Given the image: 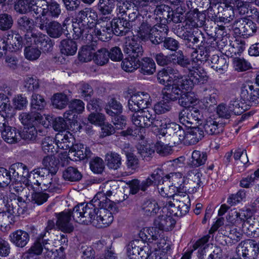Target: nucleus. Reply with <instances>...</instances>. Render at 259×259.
<instances>
[{"label":"nucleus","instance_id":"nucleus-1","mask_svg":"<svg viewBox=\"0 0 259 259\" xmlns=\"http://www.w3.org/2000/svg\"><path fill=\"white\" fill-rule=\"evenodd\" d=\"M156 18L150 15L146 16L145 19L135 31L138 37L144 41L149 39L155 44L163 41L167 35L168 29L165 24H156Z\"/></svg>","mask_w":259,"mask_h":259},{"label":"nucleus","instance_id":"nucleus-2","mask_svg":"<svg viewBox=\"0 0 259 259\" xmlns=\"http://www.w3.org/2000/svg\"><path fill=\"white\" fill-rule=\"evenodd\" d=\"M56 145L60 149L69 150L68 155L72 160H81L90 158L92 152L89 147L82 144L74 145L75 139L70 132L58 133L56 137Z\"/></svg>","mask_w":259,"mask_h":259},{"label":"nucleus","instance_id":"nucleus-3","mask_svg":"<svg viewBox=\"0 0 259 259\" xmlns=\"http://www.w3.org/2000/svg\"><path fill=\"white\" fill-rule=\"evenodd\" d=\"M98 15L96 12L91 8H85L80 11L77 16L78 22L72 25L73 30V39L81 38L86 41L92 40L91 25L93 22L97 20Z\"/></svg>","mask_w":259,"mask_h":259},{"label":"nucleus","instance_id":"nucleus-4","mask_svg":"<svg viewBox=\"0 0 259 259\" xmlns=\"http://www.w3.org/2000/svg\"><path fill=\"white\" fill-rule=\"evenodd\" d=\"M171 198L172 200L167 201L163 206V213L168 211L170 214L182 217L189 212L191 202L189 196L186 192L175 193Z\"/></svg>","mask_w":259,"mask_h":259},{"label":"nucleus","instance_id":"nucleus-5","mask_svg":"<svg viewBox=\"0 0 259 259\" xmlns=\"http://www.w3.org/2000/svg\"><path fill=\"white\" fill-rule=\"evenodd\" d=\"M160 130L161 132L158 137L159 139L165 137L174 144L182 141L186 144L187 133L181 126L171 122L169 118H163Z\"/></svg>","mask_w":259,"mask_h":259},{"label":"nucleus","instance_id":"nucleus-6","mask_svg":"<svg viewBox=\"0 0 259 259\" xmlns=\"http://www.w3.org/2000/svg\"><path fill=\"white\" fill-rule=\"evenodd\" d=\"M156 115L152 108L143 109L135 112L131 119L134 125L141 129L151 125L161 128L164 118L155 119Z\"/></svg>","mask_w":259,"mask_h":259},{"label":"nucleus","instance_id":"nucleus-7","mask_svg":"<svg viewBox=\"0 0 259 259\" xmlns=\"http://www.w3.org/2000/svg\"><path fill=\"white\" fill-rule=\"evenodd\" d=\"M97 208L90 202L88 203H82L75 206L72 211V217L73 220L78 223L84 225L92 224L95 220Z\"/></svg>","mask_w":259,"mask_h":259},{"label":"nucleus","instance_id":"nucleus-8","mask_svg":"<svg viewBox=\"0 0 259 259\" xmlns=\"http://www.w3.org/2000/svg\"><path fill=\"white\" fill-rule=\"evenodd\" d=\"M188 75L183 76L182 86L191 89L195 84H203L208 79L206 72L199 66L194 65L188 70Z\"/></svg>","mask_w":259,"mask_h":259},{"label":"nucleus","instance_id":"nucleus-9","mask_svg":"<svg viewBox=\"0 0 259 259\" xmlns=\"http://www.w3.org/2000/svg\"><path fill=\"white\" fill-rule=\"evenodd\" d=\"M110 19V17L103 16L98 20L95 28H92V36L95 35L102 41H108L111 37L113 30Z\"/></svg>","mask_w":259,"mask_h":259},{"label":"nucleus","instance_id":"nucleus-10","mask_svg":"<svg viewBox=\"0 0 259 259\" xmlns=\"http://www.w3.org/2000/svg\"><path fill=\"white\" fill-rule=\"evenodd\" d=\"M151 99L150 95L146 92H139L133 94L128 101V108L136 112L143 109L149 108Z\"/></svg>","mask_w":259,"mask_h":259},{"label":"nucleus","instance_id":"nucleus-11","mask_svg":"<svg viewBox=\"0 0 259 259\" xmlns=\"http://www.w3.org/2000/svg\"><path fill=\"white\" fill-rule=\"evenodd\" d=\"M183 78L174 79L172 84L166 85L162 90L163 99L174 102L179 99L184 90L188 91L187 88L183 87Z\"/></svg>","mask_w":259,"mask_h":259},{"label":"nucleus","instance_id":"nucleus-12","mask_svg":"<svg viewBox=\"0 0 259 259\" xmlns=\"http://www.w3.org/2000/svg\"><path fill=\"white\" fill-rule=\"evenodd\" d=\"M142 240H135L131 242L127 247V253L130 259H148L149 248L142 246Z\"/></svg>","mask_w":259,"mask_h":259},{"label":"nucleus","instance_id":"nucleus-13","mask_svg":"<svg viewBox=\"0 0 259 259\" xmlns=\"http://www.w3.org/2000/svg\"><path fill=\"white\" fill-rule=\"evenodd\" d=\"M46 237V234H39L37 237L35 241L28 250L23 254L24 256H28V255L34 254L38 255H40L44 250V254L45 257L49 258L52 256L53 252L47 246V239H44Z\"/></svg>","mask_w":259,"mask_h":259},{"label":"nucleus","instance_id":"nucleus-14","mask_svg":"<svg viewBox=\"0 0 259 259\" xmlns=\"http://www.w3.org/2000/svg\"><path fill=\"white\" fill-rule=\"evenodd\" d=\"M6 206L0 209V228L6 229L14 222L15 215L19 214V209L14 207L12 201H7Z\"/></svg>","mask_w":259,"mask_h":259},{"label":"nucleus","instance_id":"nucleus-15","mask_svg":"<svg viewBox=\"0 0 259 259\" xmlns=\"http://www.w3.org/2000/svg\"><path fill=\"white\" fill-rule=\"evenodd\" d=\"M206 15L198 11L197 9L187 13L184 27L186 29H194L202 27L205 22Z\"/></svg>","mask_w":259,"mask_h":259},{"label":"nucleus","instance_id":"nucleus-16","mask_svg":"<svg viewBox=\"0 0 259 259\" xmlns=\"http://www.w3.org/2000/svg\"><path fill=\"white\" fill-rule=\"evenodd\" d=\"M39 8H36L35 11L38 14L47 16L51 19L58 18L61 13L60 5L55 1L47 3L45 1H39Z\"/></svg>","mask_w":259,"mask_h":259},{"label":"nucleus","instance_id":"nucleus-17","mask_svg":"<svg viewBox=\"0 0 259 259\" xmlns=\"http://www.w3.org/2000/svg\"><path fill=\"white\" fill-rule=\"evenodd\" d=\"M24 182L29 191H39L40 188H41V190L42 189L45 190L47 189L51 190L55 187V185L53 183L52 176L50 177V180L46 179V178L38 180L36 179L35 177L32 175H29L28 178Z\"/></svg>","mask_w":259,"mask_h":259},{"label":"nucleus","instance_id":"nucleus-18","mask_svg":"<svg viewBox=\"0 0 259 259\" xmlns=\"http://www.w3.org/2000/svg\"><path fill=\"white\" fill-rule=\"evenodd\" d=\"M55 215L57 219L56 226L62 232L70 233L74 230V227L71 223L72 211L67 209L59 213H56Z\"/></svg>","mask_w":259,"mask_h":259},{"label":"nucleus","instance_id":"nucleus-19","mask_svg":"<svg viewBox=\"0 0 259 259\" xmlns=\"http://www.w3.org/2000/svg\"><path fill=\"white\" fill-rule=\"evenodd\" d=\"M169 187H172L173 192H186V187L184 184L183 175L181 172H170L165 175L164 177Z\"/></svg>","mask_w":259,"mask_h":259},{"label":"nucleus","instance_id":"nucleus-20","mask_svg":"<svg viewBox=\"0 0 259 259\" xmlns=\"http://www.w3.org/2000/svg\"><path fill=\"white\" fill-rule=\"evenodd\" d=\"M235 29H238L239 33L244 37L252 36L256 31L257 27L252 20L246 18H241L235 21Z\"/></svg>","mask_w":259,"mask_h":259},{"label":"nucleus","instance_id":"nucleus-21","mask_svg":"<svg viewBox=\"0 0 259 259\" xmlns=\"http://www.w3.org/2000/svg\"><path fill=\"white\" fill-rule=\"evenodd\" d=\"M113 208L101 207L97 210L94 226L97 228L108 226L113 221V216L111 212Z\"/></svg>","mask_w":259,"mask_h":259},{"label":"nucleus","instance_id":"nucleus-22","mask_svg":"<svg viewBox=\"0 0 259 259\" xmlns=\"http://www.w3.org/2000/svg\"><path fill=\"white\" fill-rule=\"evenodd\" d=\"M202 174L198 169H193L188 171L186 174L187 183L185 184L186 191L195 193L201 186L202 183L201 181Z\"/></svg>","mask_w":259,"mask_h":259},{"label":"nucleus","instance_id":"nucleus-23","mask_svg":"<svg viewBox=\"0 0 259 259\" xmlns=\"http://www.w3.org/2000/svg\"><path fill=\"white\" fill-rule=\"evenodd\" d=\"M183 76L179 74V71L171 67H167L159 71L157 74V80L160 84L167 85L171 83L174 79H182Z\"/></svg>","mask_w":259,"mask_h":259},{"label":"nucleus","instance_id":"nucleus-24","mask_svg":"<svg viewBox=\"0 0 259 259\" xmlns=\"http://www.w3.org/2000/svg\"><path fill=\"white\" fill-rule=\"evenodd\" d=\"M201 117L199 110L196 108H192L189 111L183 110L179 115L180 122L186 126L191 125L196 121L200 120Z\"/></svg>","mask_w":259,"mask_h":259},{"label":"nucleus","instance_id":"nucleus-25","mask_svg":"<svg viewBox=\"0 0 259 259\" xmlns=\"http://www.w3.org/2000/svg\"><path fill=\"white\" fill-rule=\"evenodd\" d=\"M206 134L210 136H217L224 131V123L217 119L209 118L201 125Z\"/></svg>","mask_w":259,"mask_h":259},{"label":"nucleus","instance_id":"nucleus-26","mask_svg":"<svg viewBox=\"0 0 259 259\" xmlns=\"http://www.w3.org/2000/svg\"><path fill=\"white\" fill-rule=\"evenodd\" d=\"M244 259H255L257 256L256 243L253 240H247L241 244L238 249V252Z\"/></svg>","mask_w":259,"mask_h":259},{"label":"nucleus","instance_id":"nucleus-27","mask_svg":"<svg viewBox=\"0 0 259 259\" xmlns=\"http://www.w3.org/2000/svg\"><path fill=\"white\" fill-rule=\"evenodd\" d=\"M124 53L128 54L129 56L135 57L137 58L142 56L143 49L140 43L133 36L132 37H128L125 44L124 48Z\"/></svg>","mask_w":259,"mask_h":259},{"label":"nucleus","instance_id":"nucleus-28","mask_svg":"<svg viewBox=\"0 0 259 259\" xmlns=\"http://www.w3.org/2000/svg\"><path fill=\"white\" fill-rule=\"evenodd\" d=\"M166 215H162L157 217L154 222V226L157 227L160 231H168L175 227L176 221L168 211Z\"/></svg>","mask_w":259,"mask_h":259},{"label":"nucleus","instance_id":"nucleus-29","mask_svg":"<svg viewBox=\"0 0 259 259\" xmlns=\"http://www.w3.org/2000/svg\"><path fill=\"white\" fill-rule=\"evenodd\" d=\"M19 119L21 123L27 126H37L41 123L42 119L41 115L32 110L30 112H22L19 115Z\"/></svg>","mask_w":259,"mask_h":259},{"label":"nucleus","instance_id":"nucleus-30","mask_svg":"<svg viewBox=\"0 0 259 259\" xmlns=\"http://www.w3.org/2000/svg\"><path fill=\"white\" fill-rule=\"evenodd\" d=\"M40 1L34 0H18L15 4V10L20 14H25L30 11H33L38 14L35 11L36 8H38Z\"/></svg>","mask_w":259,"mask_h":259},{"label":"nucleus","instance_id":"nucleus-31","mask_svg":"<svg viewBox=\"0 0 259 259\" xmlns=\"http://www.w3.org/2000/svg\"><path fill=\"white\" fill-rule=\"evenodd\" d=\"M9 239L16 246L22 248L27 244L30 237L26 231L18 230L10 234Z\"/></svg>","mask_w":259,"mask_h":259},{"label":"nucleus","instance_id":"nucleus-32","mask_svg":"<svg viewBox=\"0 0 259 259\" xmlns=\"http://www.w3.org/2000/svg\"><path fill=\"white\" fill-rule=\"evenodd\" d=\"M112 23L113 33L116 35H123L129 31L130 24L128 21L124 18H118L109 20Z\"/></svg>","mask_w":259,"mask_h":259},{"label":"nucleus","instance_id":"nucleus-33","mask_svg":"<svg viewBox=\"0 0 259 259\" xmlns=\"http://www.w3.org/2000/svg\"><path fill=\"white\" fill-rule=\"evenodd\" d=\"M214 14L217 18H218L220 22L225 23H229L233 20L234 15V11L231 6H223L218 5L217 9H213Z\"/></svg>","mask_w":259,"mask_h":259},{"label":"nucleus","instance_id":"nucleus-34","mask_svg":"<svg viewBox=\"0 0 259 259\" xmlns=\"http://www.w3.org/2000/svg\"><path fill=\"white\" fill-rule=\"evenodd\" d=\"M241 94L244 100L249 101L252 104L259 103V89L253 85H245L242 89Z\"/></svg>","mask_w":259,"mask_h":259},{"label":"nucleus","instance_id":"nucleus-35","mask_svg":"<svg viewBox=\"0 0 259 259\" xmlns=\"http://www.w3.org/2000/svg\"><path fill=\"white\" fill-rule=\"evenodd\" d=\"M9 172V177H10V181L12 179L14 180H17L19 176L23 177L26 179L28 178L29 170L27 166L22 163L17 162L12 164L8 170Z\"/></svg>","mask_w":259,"mask_h":259},{"label":"nucleus","instance_id":"nucleus-36","mask_svg":"<svg viewBox=\"0 0 259 259\" xmlns=\"http://www.w3.org/2000/svg\"><path fill=\"white\" fill-rule=\"evenodd\" d=\"M204 136V132L200 126L191 128L187 132L186 144L195 145Z\"/></svg>","mask_w":259,"mask_h":259},{"label":"nucleus","instance_id":"nucleus-37","mask_svg":"<svg viewBox=\"0 0 259 259\" xmlns=\"http://www.w3.org/2000/svg\"><path fill=\"white\" fill-rule=\"evenodd\" d=\"M141 208L143 213L149 217L156 215L160 208L158 203L153 199L144 200L141 204Z\"/></svg>","mask_w":259,"mask_h":259},{"label":"nucleus","instance_id":"nucleus-38","mask_svg":"<svg viewBox=\"0 0 259 259\" xmlns=\"http://www.w3.org/2000/svg\"><path fill=\"white\" fill-rule=\"evenodd\" d=\"M108 197H109L99 191L91 200V202L95 206L97 210L101 207L113 208L114 204Z\"/></svg>","mask_w":259,"mask_h":259},{"label":"nucleus","instance_id":"nucleus-39","mask_svg":"<svg viewBox=\"0 0 259 259\" xmlns=\"http://www.w3.org/2000/svg\"><path fill=\"white\" fill-rule=\"evenodd\" d=\"M209 56V48L201 46L192 54V63L194 65L200 66L203 62L207 60Z\"/></svg>","mask_w":259,"mask_h":259},{"label":"nucleus","instance_id":"nucleus-40","mask_svg":"<svg viewBox=\"0 0 259 259\" xmlns=\"http://www.w3.org/2000/svg\"><path fill=\"white\" fill-rule=\"evenodd\" d=\"M208 63L211 68L220 73L226 71L228 66L226 58L215 55L212 56Z\"/></svg>","mask_w":259,"mask_h":259},{"label":"nucleus","instance_id":"nucleus-41","mask_svg":"<svg viewBox=\"0 0 259 259\" xmlns=\"http://www.w3.org/2000/svg\"><path fill=\"white\" fill-rule=\"evenodd\" d=\"M7 47L11 46L12 48L9 47L10 49H12V51H17L22 48L23 45H25L26 41L24 39L23 40L21 36L18 33H11L8 34L7 38Z\"/></svg>","mask_w":259,"mask_h":259},{"label":"nucleus","instance_id":"nucleus-42","mask_svg":"<svg viewBox=\"0 0 259 259\" xmlns=\"http://www.w3.org/2000/svg\"><path fill=\"white\" fill-rule=\"evenodd\" d=\"M3 139L7 143L13 144L17 142L20 138V134L15 127L8 125L1 131Z\"/></svg>","mask_w":259,"mask_h":259},{"label":"nucleus","instance_id":"nucleus-43","mask_svg":"<svg viewBox=\"0 0 259 259\" xmlns=\"http://www.w3.org/2000/svg\"><path fill=\"white\" fill-rule=\"evenodd\" d=\"M138 67L140 72L145 75H151L155 72L156 66L153 60L150 58L145 57L139 62Z\"/></svg>","mask_w":259,"mask_h":259},{"label":"nucleus","instance_id":"nucleus-44","mask_svg":"<svg viewBox=\"0 0 259 259\" xmlns=\"http://www.w3.org/2000/svg\"><path fill=\"white\" fill-rule=\"evenodd\" d=\"M170 14H172V10L169 7L165 5H161L156 7L154 10V15L152 17H156V20L158 18L162 22L161 24H165L169 18Z\"/></svg>","mask_w":259,"mask_h":259},{"label":"nucleus","instance_id":"nucleus-45","mask_svg":"<svg viewBox=\"0 0 259 259\" xmlns=\"http://www.w3.org/2000/svg\"><path fill=\"white\" fill-rule=\"evenodd\" d=\"M49 36L40 32H29L24 36L26 45H30L32 41L37 46H40ZM25 45V44H24Z\"/></svg>","mask_w":259,"mask_h":259},{"label":"nucleus","instance_id":"nucleus-46","mask_svg":"<svg viewBox=\"0 0 259 259\" xmlns=\"http://www.w3.org/2000/svg\"><path fill=\"white\" fill-rule=\"evenodd\" d=\"M49 36L40 32H29L24 36L26 45H30L32 41L37 46H40ZM25 45V44H24Z\"/></svg>","mask_w":259,"mask_h":259},{"label":"nucleus","instance_id":"nucleus-47","mask_svg":"<svg viewBox=\"0 0 259 259\" xmlns=\"http://www.w3.org/2000/svg\"><path fill=\"white\" fill-rule=\"evenodd\" d=\"M49 36L40 32H29L24 36L26 45H30L32 41L37 46H40ZM25 45V44H24Z\"/></svg>","mask_w":259,"mask_h":259},{"label":"nucleus","instance_id":"nucleus-48","mask_svg":"<svg viewBox=\"0 0 259 259\" xmlns=\"http://www.w3.org/2000/svg\"><path fill=\"white\" fill-rule=\"evenodd\" d=\"M151 185V181L150 179H146L141 182L137 179L133 180L129 183L130 192L132 194H136L140 190L146 191Z\"/></svg>","mask_w":259,"mask_h":259},{"label":"nucleus","instance_id":"nucleus-49","mask_svg":"<svg viewBox=\"0 0 259 259\" xmlns=\"http://www.w3.org/2000/svg\"><path fill=\"white\" fill-rule=\"evenodd\" d=\"M179 104L182 107L187 108L192 105L196 104L198 99L195 94L193 92H182L179 99Z\"/></svg>","mask_w":259,"mask_h":259},{"label":"nucleus","instance_id":"nucleus-50","mask_svg":"<svg viewBox=\"0 0 259 259\" xmlns=\"http://www.w3.org/2000/svg\"><path fill=\"white\" fill-rule=\"evenodd\" d=\"M95 43L92 42L90 45L83 46L78 52V59L80 61L87 62L93 59V54L95 51Z\"/></svg>","mask_w":259,"mask_h":259},{"label":"nucleus","instance_id":"nucleus-51","mask_svg":"<svg viewBox=\"0 0 259 259\" xmlns=\"http://www.w3.org/2000/svg\"><path fill=\"white\" fill-rule=\"evenodd\" d=\"M45 30L50 37L54 38L60 37L63 32L61 24L55 21L50 22Z\"/></svg>","mask_w":259,"mask_h":259},{"label":"nucleus","instance_id":"nucleus-52","mask_svg":"<svg viewBox=\"0 0 259 259\" xmlns=\"http://www.w3.org/2000/svg\"><path fill=\"white\" fill-rule=\"evenodd\" d=\"M61 53L66 56L74 55L77 50V45L72 39H64L61 42Z\"/></svg>","mask_w":259,"mask_h":259},{"label":"nucleus","instance_id":"nucleus-53","mask_svg":"<svg viewBox=\"0 0 259 259\" xmlns=\"http://www.w3.org/2000/svg\"><path fill=\"white\" fill-rule=\"evenodd\" d=\"M42 164L44 167L51 172V175H54L58 170V160L52 155L45 157L42 161Z\"/></svg>","mask_w":259,"mask_h":259},{"label":"nucleus","instance_id":"nucleus-54","mask_svg":"<svg viewBox=\"0 0 259 259\" xmlns=\"http://www.w3.org/2000/svg\"><path fill=\"white\" fill-rule=\"evenodd\" d=\"M105 111L107 114L112 117V121L116 129H122L125 126L126 119L125 116L120 114H116L115 112L108 108H105Z\"/></svg>","mask_w":259,"mask_h":259},{"label":"nucleus","instance_id":"nucleus-55","mask_svg":"<svg viewBox=\"0 0 259 259\" xmlns=\"http://www.w3.org/2000/svg\"><path fill=\"white\" fill-rule=\"evenodd\" d=\"M105 160L107 166L113 169H117L121 164L120 155L115 152H110L106 154Z\"/></svg>","mask_w":259,"mask_h":259},{"label":"nucleus","instance_id":"nucleus-56","mask_svg":"<svg viewBox=\"0 0 259 259\" xmlns=\"http://www.w3.org/2000/svg\"><path fill=\"white\" fill-rule=\"evenodd\" d=\"M207 159L206 153L198 150H194L190 159V164L192 166L198 167L203 165Z\"/></svg>","mask_w":259,"mask_h":259},{"label":"nucleus","instance_id":"nucleus-57","mask_svg":"<svg viewBox=\"0 0 259 259\" xmlns=\"http://www.w3.org/2000/svg\"><path fill=\"white\" fill-rule=\"evenodd\" d=\"M63 178L70 182H77L82 178V175L75 167L69 166L63 172Z\"/></svg>","mask_w":259,"mask_h":259},{"label":"nucleus","instance_id":"nucleus-58","mask_svg":"<svg viewBox=\"0 0 259 259\" xmlns=\"http://www.w3.org/2000/svg\"><path fill=\"white\" fill-rule=\"evenodd\" d=\"M139 62L138 58L129 56L122 61V69L126 72H133L138 68Z\"/></svg>","mask_w":259,"mask_h":259},{"label":"nucleus","instance_id":"nucleus-59","mask_svg":"<svg viewBox=\"0 0 259 259\" xmlns=\"http://www.w3.org/2000/svg\"><path fill=\"white\" fill-rule=\"evenodd\" d=\"M118 188V185L116 181H109L102 184L100 187L99 191L109 197L116 193Z\"/></svg>","mask_w":259,"mask_h":259},{"label":"nucleus","instance_id":"nucleus-60","mask_svg":"<svg viewBox=\"0 0 259 259\" xmlns=\"http://www.w3.org/2000/svg\"><path fill=\"white\" fill-rule=\"evenodd\" d=\"M69 99L67 95L63 93H56L52 98L53 106L59 109H62L67 105Z\"/></svg>","mask_w":259,"mask_h":259},{"label":"nucleus","instance_id":"nucleus-61","mask_svg":"<svg viewBox=\"0 0 259 259\" xmlns=\"http://www.w3.org/2000/svg\"><path fill=\"white\" fill-rule=\"evenodd\" d=\"M18 25L21 30L26 32V34L32 32L34 27L33 20L26 16L21 17L18 19Z\"/></svg>","mask_w":259,"mask_h":259},{"label":"nucleus","instance_id":"nucleus-62","mask_svg":"<svg viewBox=\"0 0 259 259\" xmlns=\"http://www.w3.org/2000/svg\"><path fill=\"white\" fill-rule=\"evenodd\" d=\"M93 60L97 64L103 66L109 61V52L105 48L98 50L94 53Z\"/></svg>","mask_w":259,"mask_h":259},{"label":"nucleus","instance_id":"nucleus-63","mask_svg":"<svg viewBox=\"0 0 259 259\" xmlns=\"http://www.w3.org/2000/svg\"><path fill=\"white\" fill-rule=\"evenodd\" d=\"M46 105V102L41 95L36 93L32 94L30 102L31 110L41 111Z\"/></svg>","mask_w":259,"mask_h":259},{"label":"nucleus","instance_id":"nucleus-64","mask_svg":"<svg viewBox=\"0 0 259 259\" xmlns=\"http://www.w3.org/2000/svg\"><path fill=\"white\" fill-rule=\"evenodd\" d=\"M54 140L50 137H45L41 144L42 149L45 153L50 154L51 155L54 154L57 152V148H55Z\"/></svg>","mask_w":259,"mask_h":259}]
</instances>
